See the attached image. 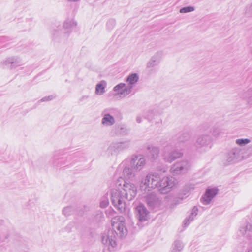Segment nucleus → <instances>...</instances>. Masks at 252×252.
Masks as SVG:
<instances>
[{"instance_id": "obj_1", "label": "nucleus", "mask_w": 252, "mask_h": 252, "mask_svg": "<svg viewBox=\"0 0 252 252\" xmlns=\"http://www.w3.org/2000/svg\"><path fill=\"white\" fill-rule=\"evenodd\" d=\"M177 183V180L172 176L161 178L159 174H147L141 181V187H144L145 189L157 188L160 194H166L170 192Z\"/></svg>"}, {"instance_id": "obj_2", "label": "nucleus", "mask_w": 252, "mask_h": 252, "mask_svg": "<svg viewBox=\"0 0 252 252\" xmlns=\"http://www.w3.org/2000/svg\"><path fill=\"white\" fill-rule=\"evenodd\" d=\"M124 218L117 221L112 222V229L109 230L101 236V241L105 245L104 251L107 248L108 251H111L116 246V235L123 238L127 234V230L124 226Z\"/></svg>"}, {"instance_id": "obj_3", "label": "nucleus", "mask_w": 252, "mask_h": 252, "mask_svg": "<svg viewBox=\"0 0 252 252\" xmlns=\"http://www.w3.org/2000/svg\"><path fill=\"white\" fill-rule=\"evenodd\" d=\"M136 195V192L131 189H124L122 190H112L111 192V201L112 204L121 212L126 210V203L124 199L130 200Z\"/></svg>"}, {"instance_id": "obj_4", "label": "nucleus", "mask_w": 252, "mask_h": 252, "mask_svg": "<svg viewBox=\"0 0 252 252\" xmlns=\"http://www.w3.org/2000/svg\"><path fill=\"white\" fill-rule=\"evenodd\" d=\"M145 164V158L141 155L133 156L124 160L120 164L119 168L123 169V173H132L140 171Z\"/></svg>"}, {"instance_id": "obj_5", "label": "nucleus", "mask_w": 252, "mask_h": 252, "mask_svg": "<svg viewBox=\"0 0 252 252\" xmlns=\"http://www.w3.org/2000/svg\"><path fill=\"white\" fill-rule=\"evenodd\" d=\"M242 155V150L239 147H235L231 149L226 155L223 160V164L228 165L235 162L241 161L246 158Z\"/></svg>"}, {"instance_id": "obj_6", "label": "nucleus", "mask_w": 252, "mask_h": 252, "mask_svg": "<svg viewBox=\"0 0 252 252\" xmlns=\"http://www.w3.org/2000/svg\"><path fill=\"white\" fill-rule=\"evenodd\" d=\"M213 138L209 133L198 135L195 142V146L198 149H210L212 145Z\"/></svg>"}, {"instance_id": "obj_7", "label": "nucleus", "mask_w": 252, "mask_h": 252, "mask_svg": "<svg viewBox=\"0 0 252 252\" xmlns=\"http://www.w3.org/2000/svg\"><path fill=\"white\" fill-rule=\"evenodd\" d=\"M129 146V142L127 141L123 142L115 141L111 143L108 148V152L111 155H117L120 152L122 151Z\"/></svg>"}, {"instance_id": "obj_8", "label": "nucleus", "mask_w": 252, "mask_h": 252, "mask_svg": "<svg viewBox=\"0 0 252 252\" xmlns=\"http://www.w3.org/2000/svg\"><path fill=\"white\" fill-rule=\"evenodd\" d=\"M183 155V153L180 150L177 149L168 150L167 148H165L162 154V158L165 162L171 163L176 159L181 158Z\"/></svg>"}, {"instance_id": "obj_9", "label": "nucleus", "mask_w": 252, "mask_h": 252, "mask_svg": "<svg viewBox=\"0 0 252 252\" xmlns=\"http://www.w3.org/2000/svg\"><path fill=\"white\" fill-rule=\"evenodd\" d=\"M116 110L114 109H106L102 115L103 118L101 120V123L105 126H108L113 125L115 123L114 114Z\"/></svg>"}, {"instance_id": "obj_10", "label": "nucleus", "mask_w": 252, "mask_h": 252, "mask_svg": "<svg viewBox=\"0 0 252 252\" xmlns=\"http://www.w3.org/2000/svg\"><path fill=\"white\" fill-rule=\"evenodd\" d=\"M145 202L148 207L151 209H155L160 207L161 200L154 192L148 193L145 196Z\"/></svg>"}, {"instance_id": "obj_11", "label": "nucleus", "mask_w": 252, "mask_h": 252, "mask_svg": "<svg viewBox=\"0 0 252 252\" xmlns=\"http://www.w3.org/2000/svg\"><path fill=\"white\" fill-rule=\"evenodd\" d=\"M219 189L217 187L208 188L201 200L205 205L210 204L212 199L218 194Z\"/></svg>"}, {"instance_id": "obj_12", "label": "nucleus", "mask_w": 252, "mask_h": 252, "mask_svg": "<svg viewBox=\"0 0 252 252\" xmlns=\"http://www.w3.org/2000/svg\"><path fill=\"white\" fill-rule=\"evenodd\" d=\"M190 167V163L188 161L183 160L173 164L170 169V171L172 173L185 172L188 171Z\"/></svg>"}, {"instance_id": "obj_13", "label": "nucleus", "mask_w": 252, "mask_h": 252, "mask_svg": "<svg viewBox=\"0 0 252 252\" xmlns=\"http://www.w3.org/2000/svg\"><path fill=\"white\" fill-rule=\"evenodd\" d=\"M135 213L136 217L140 222L146 221L149 218V212L142 204H140L136 207Z\"/></svg>"}, {"instance_id": "obj_14", "label": "nucleus", "mask_w": 252, "mask_h": 252, "mask_svg": "<svg viewBox=\"0 0 252 252\" xmlns=\"http://www.w3.org/2000/svg\"><path fill=\"white\" fill-rule=\"evenodd\" d=\"M146 154L148 158L151 160L157 159L158 157L159 148L152 144H148L146 147Z\"/></svg>"}, {"instance_id": "obj_15", "label": "nucleus", "mask_w": 252, "mask_h": 252, "mask_svg": "<svg viewBox=\"0 0 252 252\" xmlns=\"http://www.w3.org/2000/svg\"><path fill=\"white\" fill-rule=\"evenodd\" d=\"M113 90L115 92H118L119 94L126 96L129 94L131 92V87L127 86L125 83H120L116 85L113 88Z\"/></svg>"}, {"instance_id": "obj_16", "label": "nucleus", "mask_w": 252, "mask_h": 252, "mask_svg": "<svg viewBox=\"0 0 252 252\" xmlns=\"http://www.w3.org/2000/svg\"><path fill=\"white\" fill-rule=\"evenodd\" d=\"M3 63L10 69H13L20 65L21 62L19 57H12L6 59Z\"/></svg>"}, {"instance_id": "obj_17", "label": "nucleus", "mask_w": 252, "mask_h": 252, "mask_svg": "<svg viewBox=\"0 0 252 252\" xmlns=\"http://www.w3.org/2000/svg\"><path fill=\"white\" fill-rule=\"evenodd\" d=\"M252 232V225L249 222H246L240 226L238 233L239 235L249 237L250 235V233Z\"/></svg>"}, {"instance_id": "obj_18", "label": "nucleus", "mask_w": 252, "mask_h": 252, "mask_svg": "<svg viewBox=\"0 0 252 252\" xmlns=\"http://www.w3.org/2000/svg\"><path fill=\"white\" fill-rule=\"evenodd\" d=\"M160 61V54L159 53H156L147 63V68H152L158 65Z\"/></svg>"}, {"instance_id": "obj_19", "label": "nucleus", "mask_w": 252, "mask_h": 252, "mask_svg": "<svg viewBox=\"0 0 252 252\" xmlns=\"http://www.w3.org/2000/svg\"><path fill=\"white\" fill-rule=\"evenodd\" d=\"M241 98L245 100L248 104L252 105V88H249L244 91L241 95Z\"/></svg>"}, {"instance_id": "obj_20", "label": "nucleus", "mask_w": 252, "mask_h": 252, "mask_svg": "<svg viewBox=\"0 0 252 252\" xmlns=\"http://www.w3.org/2000/svg\"><path fill=\"white\" fill-rule=\"evenodd\" d=\"M138 79L139 77L136 73L131 74L127 77L126 81L128 83V84L126 85L131 87V91H132L133 85L138 82Z\"/></svg>"}, {"instance_id": "obj_21", "label": "nucleus", "mask_w": 252, "mask_h": 252, "mask_svg": "<svg viewBox=\"0 0 252 252\" xmlns=\"http://www.w3.org/2000/svg\"><path fill=\"white\" fill-rule=\"evenodd\" d=\"M107 83L105 81H101L95 86V93L97 95H102L105 92V89Z\"/></svg>"}, {"instance_id": "obj_22", "label": "nucleus", "mask_w": 252, "mask_h": 252, "mask_svg": "<svg viewBox=\"0 0 252 252\" xmlns=\"http://www.w3.org/2000/svg\"><path fill=\"white\" fill-rule=\"evenodd\" d=\"M128 130L126 127H118L115 129V133L116 135H124L128 133Z\"/></svg>"}, {"instance_id": "obj_23", "label": "nucleus", "mask_w": 252, "mask_h": 252, "mask_svg": "<svg viewBox=\"0 0 252 252\" xmlns=\"http://www.w3.org/2000/svg\"><path fill=\"white\" fill-rule=\"evenodd\" d=\"M250 142H251V140L248 138H245V139L240 138V139H237L236 140V143L240 146H245V145L249 144Z\"/></svg>"}, {"instance_id": "obj_24", "label": "nucleus", "mask_w": 252, "mask_h": 252, "mask_svg": "<svg viewBox=\"0 0 252 252\" xmlns=\"http://www.w3.org/2000/svg\"><path fill=\"white\" fill-rule=\"evenodd\" d=\"M77 23L74 20H68L64 22L63 27L66 29H69L73 27H75Z\"/></svg>"}, {"instance_id": "obj_25", "label": "nucleus", "mask_w": 252, "mask_h": 252, "mask_svg": "<svg viewBox=\"0 0 252 252\" xmlns=\"http://www.w3.org/2000/svg\"><path fill=\"white\" fill-rule=\"evenodd\" d=\"M74 212L73 208L71 206H67L63 208V213L66 216L72 214Z\"/></svg>"}, {"instance_id": "obj_26", "label": "nucleus", "mask_w": 252, "mask_h": 252, "mask_svg": "<svg viewBox=\"0 0 252 252\" xmlns=\"http://www.w3.org/2000/svg\"><path fill=\"white\" fill-rule=\"evenodd\" d=\"M222 133V130L218 127L214 128L212 131V134L215 137H219Z\"/></svg>"}, {"instance_id": "obj_27", "label": "nucleus", "mask_w": 252, "mask_h": 252, "mask_svg": "<svg viewBox=\"0 0 252 252\" xmlns=\"http://www.w3.org/2000/svg\"><path fill=\"white\" fill-rule=\"evenodd\" d=\"M194 9V7L193 6H187L181 8L180 9V12L181 13L190 12L193 11Z\"/></svg>"}, {"instance_id": "obj_28", "label": "nucleus", "mask_w": 252, "mask_h": 252, "mask_svg": "<svg viewBox=\"0 0 252 252\" xmlns=\"http://www.w3.org/2000/svg\"><path fill=\"white\" fill-rule=\"evenodd\" d=\"M194 217V216L192 215V214H190L189 216V217L186 218L184 221V225L185 226H188L189 224V223L193 220Z\"/></svg>"}, {"instance_id": "obj_29", "label": "nucleus", "mask_w": 252, "mask_h": 252, "mask_svg": "<svg viewBox=\"0 0 252 252\" xmlns=\"http://www.w3.org/2000/svg\"><path fill=\"white\" fill-rule=\"evenodd\" d=\"M173 247L176 248L178 251H181L183 248V245L179 241H176L173 244Z\"/></svg>"}, {"instance_id": "obj_30", "label": "nucleus", "mask_w": 252, "mask_h": 252, "mask_svg": "<svg viewBox=\"0 0 252 252\" xmlns=\"http://www.w3.org/2000/svg\"><path fill=\"white\" fill-rule=\"evenodd\" d=\"M182 136L183 138L181 140L183 141H187L189 139L190 137V134L189 132H185L183 133Z\"/></svg>"}, {"instance_id": "obj_31", "label": "nucleus", "mask_w": 252, "mask_h": 252, "mask_svg": "<svg viewBox=\"0 0 252 252\" xmlns=\"http://www.w3.org/2000/svg\"><path fill=\"white\" fill-rule=\"evenodd\" d=\"M108 204L109 202L108 199H104L100 202V206L101 208H105L108 206Z\"/></svg>"}, {"instance_id": "obj_32", "label": "nucleus", "mask_w": 252, "mask_h": 252, "mask_svg": "<svg viewBox=\"0 0 252 252\" xmlns=\"http://www.w3.org/2000/svg\"><path fill=\"white\" fill-rule=\"evenodd\" d=\"M54 97L53 95H50V96H48L47 97H44L41 99V101H47L48 100H51L52 99H53Z\"/></svg>"}, {"instance_id": "obj_33", "label": "nucleus", "mask_w": 252, "mask_h": 252, "mask_svg": "<svg viewBox=\"0 0 252 252\" xmlns=\"http://www.w3.org/2000/svg\"><path fill=\"white\" fill-rule=\"evenodd\" d=\"M197 213H198V208L196 206H194L192 209V212H191V214H192V215L196 216L197 214Z\"/></svg>"}, {"instance_id": "obj_34", "label": "nucleus", "mask_w": 252, "mask_h": 252, "mask_svg": "<svg viewBox=\"0 0 252 252\" xmlns=\"http://www.w3.org/2000/svg\"><path fill=\"white\" fill-rule=\"evenodd\" d=\"M247 12H249L251 14H252V2L250 7L248 8Z\"/></svg>"}, {"instance_id": "obj_35", "label": "nucleus", "mask_w": 252, "mask_h": 252, "mask_svg": "<svg viewBox=\"0 0 252 252\" xmlns=\"http://www.w3.org/2000/svg\"><path fill=\"white\" fill-rule=\"evenodd\" d=\"M179 251H178L176 248L173 247L172 252H179Z\"/></svg>"}, {"instance_id": "obj_36", "label": "nucleus", "mask_w": 252, "mask_h": 252, "mask_svg": "<svg viewBox=\"0 0 252 252\" xmlns=\"http://www.w3.org/2000/svg\"><path fill=\"white\" fill-rule=\"evenodd\" d=\"M136 121L137 123H141V118L139 116L137 117L136 118Z\"/></svg>"}, {"instance_id": "obj_37", "label": "nucleus", "mask_w": 252, "mask_h": 252, "mask_svg": "<svg viewBox=\"0 0 252 252\" xmlns=\"http://www.w3.org/2000/svg\"><path fill=\"white\" fill-rule=\"evenodd\" d=\"M88 96H82V97L80 98V101H82V100H84V99H88Z\"/></svg>"}, {"instance_id": "obj_38", "label": "nucleus", "mask_w": 252, "mask_h": 252, "mask_svg": "<svg viewBox=\"0 0 252 252\" xmlns=\"http://www.w3.org/2000/svg\"><path fill=\"white\" fill-rule=\"evenodd\" d=\"M159 170L162 171L163 173H165L167 171V168L165 167L163 168L162 169H159Z\"/></svg>"}, {"instance_id": "obj_39", "label": "nucleus", "mask_w": 252, "mask_h": 252, "mask_svg": "<svg viewBox=\"0 0 252 252\" xmlns=\"http://www.w3.org/2000/svg\"><path fill=\"white\" fill-rule=\"evenodd\" d=\"M147 117H148V119L149 120H151V119H152V118H153V117H152V116H149V115H148V116H147Z\"/></svg>"}, {"instance_id": "obj_40", "label": "nucleus", "mask_w": 252, "mask_h": 252, "mask_svg": "<svg viewBox=\"0 0 252 252\" xmlns=\"http://www.w3.org/2000/svg\"><path fill=\"white\" fill-rule=\"evenodd\" d=\"M248 252H252V250L251 251H248Z\"/></svg>"}, {"instance_id": "obj_41", "label": "nucleus", "mask_w": 252, "mask_h": 252, "mask_svg": "<svg viewBox=\"0 0 252 252\" xmlns=\"http://www.w3.org/2000/svg\"><path fill=\"white\" fill-rule=\"evenodd\" d=\"M251 53L252 54V49L251 50Z\"/></svg>"}]
</instances>
